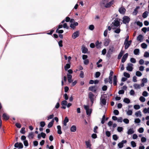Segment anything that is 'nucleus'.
<instances>
[{
  "mask_svg": "<svg viewBox=\"0 0 149 149\" xmlns=\"http://www.w3.org/2000/svg\"><path fill=\"white\" fill-rule=\"evenodd\" d=\"M121 19L118 18H116L112 23L111 26V27H120V21Z\"/></svg>",
  "mask_w": 149,
  "mask_h": 149,
  "instance_id": "nucleus-1",
  "label": "nucleus"
},
{
  "mask_svg": "<svg viewBox=\"0 0 149 149\" xmlns=\"http://www.w3.org/2000/svg\"><path fill=\"white\" fill-rule=\"evenodd\" d=\"M106 94L102 95L101 97L100 98V103L101 105H105L107 103L106 99L107 98V96Z\"/></svg>",
  "mask_w": 149,
  "mask_h": 149,
  "instance_id": "nucleus-2",
  "label": "nucleus"
},
{
  "mask_svg": "<svg viewBox=\"0 0 149 149\" xmlns=\"http://www.w3.org/2000/svg\"><path fill=\"white\" fill-rule=\"evenodd\" d=\"M123 20L122 21L124 24H128L130 20V18L127 16H124L123 18Z\"/></svg>",
  "mask_w": 149,
  "mask_h": 149,
  "instance_id": "nucleus-3",
  "label": "nucleus"
},
{
  "mask_svg": "<svg viewBox=\"0 0 149 149\" xmlns=\"http://www.w3.org/2000/svg\"><path fill=\"white\" fill-rule=\"evenodd\" d=\"M98 87L96 85L92 86L88 88V90L95 93L96 92Z\"/></svg>",
  "mask_w": 149,
  "mask_h": 149,
  "instance_id": "nucleus-4",
  "label": "nucleus"
},
{
  "mask_svg": "<svg viewBox=\"0 0 149 149\" xmlns=\"http://www.w3.org/2000/svg\"><path fill=\"white\" fill-rule=\"evenodd\" d=\"M88 97L90 100V101L93 104V103L94 101V94L91 92H90L88 94Z\"/></svg>",
  "mask_w": 149,
  "mask_h": 149,
  "instance_id": "nucleus-5",
  "label": "nucleus"
},
{
  "mask_svg": "<svg viewBox=\"0 0 149 149\" xmlns=\"http://www.w3.org/2000/svg\"><path fill=\"white\" fill-rule=\"evenodd\" d=\"M14 147L15 148H18L19 149L22 148L23 147V145L21 142H17L14 145Z\"/></svg>",
  "mask_w": 149,
  "mask_h": 149,
  "instance_id": "nucleus-6",
  "label": "nucleus"
},
{
  "mask_svg": "<svg viewBox=\"0 0 149 149\" xmlns=\"http://www.w3.org/2000/svg\"><path fill=\"white\" fill-rule=\"evenodd\" d=\"M133 65L132 63H129L127 64V66L126 67V68L127 70L129 71H132L133 69L132 66Z\"/></svg>",
  "mask_w": 149,
  "mask_h": 149,
  "instance_id": "nucleus-7",
  "label": "nucleus"
},
{
  "mask_svg": "<svg viewBox=\"0 0 149 149\" xmlns=\"http://www.w3.org/2000/svg\"><path fill=\"white\" fill-rule=\"evenodd\" d=\"M79 31H77L73 33L72 35V38L73 39H75L79 37Z\"/></svg>",
  "mask_w": 149,
  "mask_h": 149,
  "instance_id": "nucleus-8",
  "label": "nucleus"
},
{
  "mask_svg": "<svg viewBox=\"0 0 149 149\" xmlns=\"http://www.w3.org/2000/svg\"><path fill=\"white\" fill-rule=\"evenodd\" d=\"M128 56V53H126L123 56L121 62L123 63H124L126 61Z\"/></svg>",
  "mask_w": 149,
  "mask_h": 149,
  "instance_id": "nucleus-9",
  "label": "nucleus"
},
{
  "mask_svg": "<svg viewBox=\"0 0 149 149\" xmlns=\"http://www.w3.org/2000/svg\"><path fill=\"white\" fill-rule=\"evenodd\" d=\"M113 29H114V32L116 33H119L121 31V30L120 27H118L117 28L116 27H112Z\"/></svg>",
  "mask_w": 149,
  "mask_h": 149,
  "instance_id": "nucleus-10",
  "label": "nucleus"
},
{
  "mask_svg": "<svg viewBox=\"0 0 149 149\" xmlns=\"http://www.w3.org/2000/svg\"><path fill=\"white\" fill-rule=\"evenodd\" d=\"M78 25V23L77 22H74L73 23H71L70 26L73 29H74L75 28V26H77Z\"/></svg>",
  "mask_w": 149,
  "mask_h": 149,
  "instance_id": "nucleus-11",
  "label": "nucleus"
},
{
  "mask_svg": "<svg viewBox=\"0 0 149 149\" xmlns=\"http://www.w3.org/2000/svg\"><path fill=\"white\" fill-rule=\"evenodd\" d=\"M114 2V0H112L110 1L108 3H107L106 4L105 6V7L106 8H109L113 4Z\"/></svg>",
  "mask_w": 149,
  "mask_h": 149,
  "instance_id": "nucleus-12",
  "label": "nucleus"
},
{
  "mask_svg": "<svg viewBox=\"0 0 149 149\" xmlns=\"http://www.w3.org/2000/svg\"><path fill=\"white\" fill-rule=\"evenodd\" d=\"M102 42H100L98 40H97L95 42V46L97 49H100L101 48V44Z\"/></svg>",
  "mask_w": 149,
  "mask_h": 149,
  "instance_id": "nucleus-13",
  "label": "nucleus"
},
{
  "mask_svg": "<svg viewBox=\"0 0 149 149\" xmlns=\"http://www.w3.org/2000/svg\"><path fill=\"white\" fill-rule=\"evenodd\" d=\"M114 48L113 45L110 46L109 47V49L107 52L112 54L113 52L114 51Z\"/></svg>",
  "mask_w": 149,
  "mask_h": 149,
  "instance_id": "nucleus-14",
  "label": "nucleus"
},
{
  "mask_svg": "<svg viewBox=\"0 0 149 149\" xmlns=\"http://www.w3.org/2000/svg\"><path fill=\"white\" fill-rule=\"evenodd\" d=\"M2 116L3 118L6 120H8L10 118L9 116L6 113H3Z\"/></svg>",
  "mask_w": 149,
  "mask_h": 149,
  "instance_id": "nucleus-15",
  "label": "nucleus"
},
{
  "mask_svg": "<svg viewBox=\"0 0 149 149\" xmlns=\"http://www.w3.org/2000/svg\"><path fill=\"white\" fill-rule=\"evenodd\" d=\"M118 11L120 14H124L125 12L126 9L124 8L121 7L119 9Z\"/></svg>",
  "mask_w": 149,
  "mask_h": 149,
  "instance_id": "nucleus-16",
  "label": "nucleus"
},
{
  "mask_svg": "<svg viewBox=\"0 0 149 149\" xmlns=\"http://www.w3.org/2000/svg\"><path fill=\"white\" fill-rule=\"evenodd\" d=\"M143 39V36L141 34L139 35L137 37V40L140 41V42L142 41V40Z\"/></svg>",
  "mask_w": 149,
  "mask_h": 149,
  "instance_id": "nucleus-17",
  "label": "nucleus"
},
{
  "mask_svg": "<svg viewBox=\"0 0 149 149\" xmlns=\"http://www.w3.org/2000/svg\"><path fill=\"white\" fill-rule=\"evenodd\" d=\"M117 76L114 75L113 76V84L114 86H116L117 85Z\"/></svg>",
  "mask_w": 149,
  "mask_h": 149,
  "instance_id": "nucleus-18",
  "label": "nucleus"
},
{
  "mask_svg": "<svg viewBox=\"0 0 149 149\" xmlns=\"http://www.w3.org/2000/svg\"><path fill=\"white\" fill-rule=\"evenodd\" d=\"M124 45H125V49H127L131 45V44H130L127 41L125 42V41L124 42Z\"/></svg>",
  "mask_w": 149,
  "mask_h": 149,
  "instance_id": "nucleus-19",
  "label": "nucleus"
},
{
  "mask_svg": "<svg viewBox=\"0 0 149 149\" xmlns=\"http://www.w3.org/2000/svg\"><path fill=\"white\" fill-rule=\"evenodd\" d=\"M54 122V120L52 119L51 121L49 122L47 125V127L48 128H50L52 127L53 125Z\"/></svg>",
  "mask_w": 149,
  "mask_h": 149,
  "instance_id": "nucleus-20",
  "label": "nucleus"
},
{
  "mask_svg": "<svg viewBox=\"0 0 149 149\" xmlns=\"http://www.w3.org/2000/svg\"><path fill=\"white\" fill-rule=\"evenodd\" d=\"M57 133L58 134H61L62 133V132L61 130V127L60 125H58L57 126Z\"/></svg>",
  "mask_w": 149,
  "mask_h": 149,
  "instance_id": "nucleus-21",
  "label": "nucleus"
},
{
  "mask_svg": "<svg viewBox=\"0 0 149 149\" xmlns=\"http://www.w3.org/2000/svg\"><path fill=\"white\" fill-rule=\"evenodd\" d=\"M134 133V131L133 130V128L129 129L127 132V134L128 135L132 134Z\"/></svg>",
  "mask_w": 149,
  "mask_h": 149,
  "instance_id": "nucleus-22",
  "label": "nucleus"
},
{
  "mask_svg": "<svg viewBox=\"0 0 149 149\" xmlns=\"http://www.w3.org/2000/svg\"><path fill=\"white\" fill-rule=\"evenodd\" d=\"M82 53L84 54H86L87 52L88 51V49L87 47L84 46L83 47H82Z\"/></svg>",
  "mask_w": 149,
  "mask_h": 149,
  "instance_id": "nucleus-23",
  "label": "nucleus"
},
{
  "mask_svg": "<svg viewBox=\"0 0 149 149\" xmlns=\"http://www.w3.org/2000/svg\"><path fill=\"white\" fill-rule=\"evenodd\" d=\"M109 43V40L107 38H105L104 40V45L105 46H107L108 45Z\"/></svg>",
  "mask_w": 149,
  "mask_h": 149,
  "instance_id": "nucleus-24",
  "label": "nucleus"
},
{
  "mask_svg": "<svg viewBox=\"0 0 149 149\" xmlns=\"http://www.w3.org/2000/svg\"><path fill=\"white\" fill-rule=\"evenodd\" d=\"M123 53L124 52L122 50L118 55L117 58L118 60H119L121 59L123 54Z\"/></svg>",
  "mask_w": 149,
  "mask_h": 149,
  "instance_id": "nucleus-25",
  "label": "nucleus"
},
{
  "mask_svg": "<svg viewBox=\"0 0 149 149\" xmlns=\"http://www.w3.org/2000/svg\"><path fill=\"white\" fill-rule=\"evenodd\" d=\"M71 66L70 63H67L64 66V69L65 71H67L68 69L70 68Z\"/></svg>",
  "mask_w": 149,
  "mask_h": 149,
  "instance_id": "nucleus-26",
  "label": "nucleus"
},
{
  "mask_svg": "<svg viewBox=\"0 0 149 149\" xmlns=\"http://www.w3.org/2000/svg\"><path fill=\"white\" fill-rule=\"evenodd\" d=\"M69 121V119L67 117H65L63 121V124L65 126L67 125V123Z\"/></svg>",
  "mask_w": 149,
  "mask_h": 149,
  "instance_id": "nucleus-27",
  "label": "nucleus"
},
{
  "mask_svg": "<svg viewBox=\"0 0 149 149\" xmlns=\"http://www.w3.org/2000/svg\"><path fill=\"white\" fill-rule=\"evenodd\" d=\"M77 127L75 125H73L70 128V131L72 132H75L76 131Z\"/></svg>",
  "mask_w": 149,
  "mask_h": 149,
  "instance_id": "nucleus-28",
  "label": "nucleus"
},
{
  "mask_svg": "<svg viewBox=\"0 0 149 149\" xmlns=\"http://www.w3.org/2000/svg\"><path fill=\"white\" fill-rule=\"evenodd\" d=\"M139 52L140 50L139 49H136L134 51V53L135 55H139Z\"/></svg>",
  "mask_w": 149,
  "mask_h": 149,
  "instance_id": "nucleus-29",
  "label": "nucleus"
},
{
  "mask_svg": "<svg viewBox=\"0 0 149 149\" xmlns=\"http://www.w3.org/2000/svg\"><path fill=\"white\" fill-rule=\"evenodd\" d=\"M123 102L127 104H129L130 102V99L128 98H125L123 99Z\"/></svg>",
  "mask_w": 149,
  "mask_h": 149,
  "instance_id": "nucleus-30",
  "label": "nucleus"
},
{
  "mask_svg": "<svg viewBox=\"0 0 149 149\" xmlns=\"http://www.w3.org/2000/svg\"><path fill=\"white\" fill-rule=\"evenodd\" d=\"M125 111L127 112V114L128 116L132 115V110L128 109V111L126 110Z\"/></svg>",
  "mask_w": 149,
  "mask_h": 149,
  "instance_id": "nucleus-31",
  "label": "nucleus"
},
{
  "mask_svg": "<svg viewBox=\"0 0 149 149\" xmlns=\"http://www.w3.org/2000/svg\"><path fill=\"white\" fill-rule=\"evenodd\" d=\"M148 12L147 11H145L143 14L142 17L144 18H145L148 16Z\"/></svg>",
  "mask_w": 149,
  "mask_h": 149,
  "instance_id": "nucleus-32",
  "label": "nucleus"
},
{
  "mask_svg": "<svg viewBox=\"0 0 149 149\" xmlns=\"http://www.w3.org/2000/svg\"><path fill=\"white\" fill-rule=\"evenodd\" d=\"M92 111L91 109H89L86 111V114L88 116H90L92 112Z\"/></svg>",
  "mask_w": 149,
  "mask_h": 149,
  "instance_id": "nucleus-33",
  "label": "nucleus"
},
{
  "mask_svg": "<svg viewBox=\"0 0 149 149\" xmlns=\"http://www.w3.org/2000/svg\"><path fill=\"white\" fill-rule=\"evenodd\" d=\"M133 86L134 88L136 89H140L141 88L140 85L136 84H134Z\"/></svg>",
  "mask_w": 149,
  "mask_h": 149,
  "instance_id": "nucleus-34",
  "label": "nucleus"
},
{
  "mask_svg": "<svg viewBox=\"0 0 149 149\" xmlns=\"http://www.w3.org/2000/svg\"><path fill=\"white\" fill-rule=\"evenodd\" d=\"M28 137L31 139H33L34 137V133L33 132H31L30 133H29V134L28 136Z\"/></svg>",
  "mask_w": 149,
  "mask_h": 149,
  "instance_id": "nucleus-35",
  "label": "nucleus"
},
{
  "mask_svg": "<svg viewBox=\"0 0 149 149\" xmlns=\"http://www.w3.org/2000/svg\"><path fill=\"white\" fill-rule=\"evenodd\" d=\"M135 114L136 117L141 116V112L140 111L136 112Z\"/></svg>",
  "mask_w": 149,
  "mask_h": 149,
  "instance_id": "nucleus-36",
  "label": "nucleus"
},
{
  "mask_svg": "<svg viewBox=\"0 0 149 149\" xmlns=\"http://www.w3.org/2000/svg\"><path fill=\"white\" fill-rule=\"evenodd\" d=\"M141 47L143 49H146L147 47V45L145 43H143L141 44Z\"/></svg>",
  "mask_w": 149,
  "mask_h": 149,
  "instance_id": "nucleus-37",
  "label": "nucleus"
},
{
  "mask_svg": "<svg viewBox=\"0 0 149 149\" xmlns=\"http://www.w3.org/2000/svg\"><path fill=\"white\" fill-rule=\"evenodd\" d=\"M85 143L87 148H90L91 147V144L89 141H86Z\"/></svg>",
  "mask_w": 149,
  "mask_h": 149,
  "instance_id": "nucleus-38",
  "label": "nucleus"
},
{
  "mask_svg": "<svg viewBox=\"0 0 149 149\" xmlns=\"http://www.w3.org/2000/svg\"><path fill=\"white\" fill-rule=\"evenodd\" d=\"M123 75L124 77L127 78H129L130 77V74L127 72H125L123 73Z\"/></svg>",
  "mask_w": 149,
  "mask_h": 149,
  "instance_id": "nucleus-39",
  "label": "nucleus"
},
{
  "mask_svg": "<svg viewBox=\"0 0 149 149\" xmlns=\"http://www.w3.org/2000/svg\"><path fill=\"white\" fill-rule=\"evenodd\" d=\"M136 75L137 77H140L142 75V73L140 71H137L136 72Z\"/></svg>",
  "mask_w": 149,
  "mask_h": 149,
  "instance_id": "nucleus-40",
  "label": "nucleus"
},
{
  "mask_svg": "<svg viewBox=\"0 0 149 149\" xmlns=\"http://www.w3.org/2000/svg\"><path fill=\"white\" fill-rule=\"evenodd\" d=\"M112 136L113 139L115 141H117L119 138L117 135L116 134L113 135Z\"/></svg>",
  "mask_w": 149,
  "mask_h": 149,
  "instance_id": "nucleus-41",
  "label": "nucleus"
},
{
  "mask_svg": "<svg viewBox=\"0 0 149 149\" xmlns=\"http://www.w3.org/2000/svg\"><path fill=\"white\" fill-rule=\"evenodd\" d=\"M139 100L142 102H144L146 100L145 98L143 96H140L139 98Z\"/></svg>",
  "mask_w": 149,
  "mask_h": 149,
  "instance_id": "nucleus-42",
  "label": "nucleus"
},
{
  "mask_svg": "<svg viewBox=\"0 0 149 149\" xmlns=\"http://www.w3.org/2000/svg\"><path fill=\"white\" fill-rule=\"evenodd\" d=\"M131 146L133 148L135 147L136 146V143L134 141H131Z\"/></svg>",
  "mask_w": 149,
  "mask_h": 149,
  "instance_id": "nucleus-43",
  "label": "nucleus"
},
{
  "mask_svg": "<svg viewBox=\"0 0 149 149\" xmlns=\"http://www.w3.org/2000/svg\"><path fill=\"white\" fill-rule=\"evenodd\" d=\"M105 122V115H103L101 121V123L103 124Z\"/></svg>",
  "mask_w": 149,
  "mask_h": 149,
  "instance_id": "nucleus-44",
  "label": "nucleus"
},
{
  "mask_svg": "<svg viewBox=\"0 0 149 149\" xmlns=\"http://www.w3.org/2000/svg\"><path fill=\"white\" fill-rule=\"evenodd\" d=\"M25 128L24 127H22L20 131V133L22 134H24L26 132V131L25 130Z\"/></svg>",
  "mask_w": 149,
  "mask_h": 149,
  "instance_id": "nucleus-45",
  "label": "nucleus"
},
{
  "mask_svg": "<svg viewBox=\"0 0 149 149\" xmlns=\"http://www.w3.org/2000/svg\"><path fill=\"white\" fill-rule=\"evenodd\" d=\"M134 108L136 110H138L140 109V106L139 104H135L134 106Z\"/></svg>",
  "mask_w": 149,
  "mask_h": 149,
  "instance_id": "nucleus-46",
  "label": "nucleus"
},
{
  "mask_svg": "<svg viewBox=\"0 0 149 149\" xmlns=\"http://www.w3.org/2000/svg\"><path fill=\"white\" fill-rule=\"evenodd\" d=\"M68 102L66 100H63L62 101L61 103V105L62 106L65 105L66 106Z\"/></svg>",
  "mask_w": 149,
  "mask_h": 149,
  "instance_id": "nucleus-47",
  "label": "nucleus"
},
{
  "mask_svg": "<svg viewBox=\"0 0 149 149\" xmlns=\"http://www.w3.org/2000/svg\"><path fill=\"white\" fill-rule=\"evenodd\" d=\"M144 57L148 58L149 57V52H145L144 53Z\"/></svg>",
  "mask_w": 149,
  "mask_h": 149,
  "instance_id": "nucleus-48",
  "label": "nucleus"
},
{
  "mask_svg": "<svg viewBox=\"0 0 149 149\" xmlns=\"http://www.w3.org/2000/svg\"><path fill=\"white\" fill-rule=\"evenodd\" d=\"M45 125V123L44 121H42L40 123V126L42 127H44Z\"/></svg>",
  "mask_w": 149,
  "mask_h": 149,
  "instance_id": "nucleus-49",
  "label": "nucleus"
},
{
  "mask_svg": "<svg viewBox=\"0 0 149 149\" xmlns=\"http://www.w3.org/2000/svg\"><path fill=\"white\" fill-rule=\"evenodd\" d=\"M142 95L143 96L146 97L148 95V93L146 91H144L143 92Z\"/></svg>",
  "mask_w": 149,
  "mask_h": 149,
  "instance_id": "nucleus-50",
  "label": "nucleus"
},
{
  "mask_svg": "<svg viewBox=\"0 0 149 149\" xmlns=\"http://www.w3.org/2000/svg\"><path fill=\"white\" fill-rule=\"evenodd\" d=\"M113 113L116 116L118 115L119 114V111L117 109H115L113 111Z\"/></svg>",
  "mask_w": 149,
  "mask_h": 149,
  "instance_id": "nucleus-51",
  "label": "nucleus"
},
{
  "mask_svg": "<svg viewBox=\"0 0 149 149\" xmlns=\"http://www.w3.org/2000/svg\"><path fill=\"white\" fill-rule=\"evenodd\" d=\"M141 120L139 118H136L135 119L134 123H139L141 122Z\"/></svg>",
  "mask_w": 149,
  "mask_h": 149,
  "instance_id": "nucleus-52",
  "label": "nucleus"
},
{
  "mask_svg": "<svg viewBox=\"0 0 149 149\" xmlns=\"http://www.w3.org/2000/svg\"><path fill=\"white\" fill-rule=\"evenodd\" d=\"M136 22L137 25L138 26H139L140 27H142L143 25L142 23L139 21H138Z\"/></svg>",
  "mask_w": 149,
  "mask_h": 149,
  "instance_id": "nucleus-53",
  "label": "nucleus"
},
{
  "mask_svg": "<svg viewBox=\"0 0 149 149\" xmlns=\"http://www.w3.org/2000/svg\"><path fill=\"white\" fill-rule=\"evenodd\" d=\"M100 75V73L99 72H96L95 75V78H97L99 77Z\"/></svg>",
  "mask_w": 149,
  "mask_h": 149,
  "instance_id": "nucleus-54",
  "label": "nucleus"
},
{
  "mask_svg": "<svg viewBox=\"0 0 149 149\" xmlns=\"http://www.w3.org/2000/svg\"><path fill=\"white\" fill-rule=\"evenodd\" d=\"M123 128L122 127H117V131L118 132H120L123 131Z\"/></svg>",
  "mask_w": 149,
  "mask_h": 149,
  "instance_id": "nucleus-55",
  "label": "nucleus"
},
{
  "mask_svg": "<svg viewBox=\"0 0 149 149\" xmlns=\"http://www.w3.org/2000/svg\"><path fill=\"white\" fill-rule=\"evenodd\" d=\"M130 62L132 63H135L136 61V59L134 58H131L130 59Z\"/></svg>",
  "mask_w": 149,
  "mask_h": 149,
  "instance_id": "nucleus-56",
  "label": "nucleus"
},
{
  "mask_svg": "<svg viewBox=\"0 0 149 149\" xmlns=\"http://www.w3.org/2000/svg\"><path fill=\"white\" fill-rule=\"evenodd\" d=\"M94 26L93 24L90 25L89 26V29L91 31L93 30L94 29Z\"/></svg>",
  "mask_w": 149,
  "mask_h": 149,
  "instance_id": "nucleus-57",
  "label": "nucleus"
},
{
  "mask_svg": "<svg viewBox=\"0 0 149 149\" xmlns=\"http://www.w3.org/2000/svg\"><path fill=\"white\" fill-rule=\"evenodd\" d=\"M106 135L108 137H109L111 135V132L110 131H107L105 132Z\"/></svg>",
  "mask_w": 149,
  "mask_h": 149,
  "instance_id": "nucleus-58",
  "label": "nucleus"
},
{
  "mask_svg": "<svg viewBox=\"0 0 149 149\" xmlns=\"http://www.w3.org/2000/svg\"><path fill=\"white\" fill-rule=\"evenodd\" d=\"M138 131L139 133H142L144 131V129L142 127H140Z\"/></svg>",
  "mask_w": 149,
  "mask_h": 149,
  "instance_id": "nucleus-59",
  "label": "nucleus"
},
{
  "mask_svg": "<svg viewBox=\"0 0 149 149\" xmlns=\"http://www.w3.org/2000/svg\"><path fill=\"white\" fill-rule=\"evenodd\" d=\"M118 146L119 148H121L123 147V144L122 143L120 142L118 144Z\"/></svg>",
  "mask_w": 149,
  "mask_h": 149,
  "instance_id": "nucleus-60",
  "label": "nucleus"
},
{
  "mask_svg": "<svg viewBox=\"0 0 149 149\" xmlns=\"http://www.w3.org/2000/svg\"><path fill=\"white\" fill-rule=\"evenodd\" d=\"M58 44L60 47H62L63 46L62 44L63 41L62 40H60L58 42Z\"/></svg>",
  "mask_w": 149,
  "mask_h": 149,
  "instance_id": "nucleus-61",
  "label": "nucleus"
},
{
  "mask_svg": "<svg viewBox=\"0 0 149 149\" xmlns=\"http://www.w3.org/2000/svg\"><path fill=\"white\" fill-rule=\"evenodd\" d=\"M63 27L64 28H65L66 29H68L69 28V26L67 25V24L66 23H64L63 25Z\"/></svg>",
  "mask_w": 149,
  "mask_h": 149,
  "instance_id": "nucleus-62",
  "label": "nucleus"
},
{
  "mask_svg": "<svg viewBox=\"0 0 149 149\" xmlns=\"http://www.w3.org/2000/svg\"><path fill=\"white\" fill-rule=\"evenodd\" d=\"M107 89V86L106 85L103 86L102 88V90L104 91H106Z\"/></svg>",
  "mask_w": 149,
  "mask_h": 149,
  "instance_id": "nucleus-63",
  "label": "nucleus"
},
{
  "mask_svg": "<svg viewBox=\"0 0 149 149\" xmlns=\"http://www.w3.org/2000/svg\"><path fill=\"white\" fill-rule=\"evenodd\" d=\"M123 120V122L126 124H127L129 123V120L127 118H125Z\"/></svg>",
  "mask_w": 149,
  "mask_h": 149,
  "instance_id": "nucleus-64",
  "label": "nucleus"
}]
</instances>
